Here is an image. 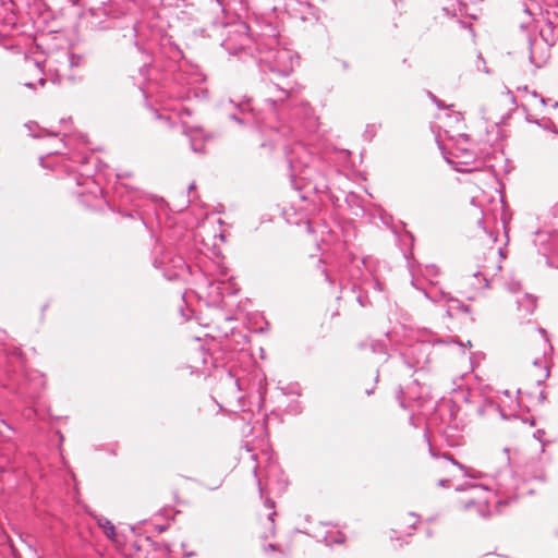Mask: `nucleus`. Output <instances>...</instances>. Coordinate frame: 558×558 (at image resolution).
I'll return each mask as SVG.
<instances>
[{
	"label": "nucleus",
	"mask_w": 558,
	"mask_h": 558,
	"mask_svg": "<svg viewBox=\"0 0 558 558\" xmlns=\"http://www.w3.org/2000/svg\"><path fill=\"white\" fill-rule=\"evenodd\" d=\"M105 534L111 538V539H114V536H116V527L114 525L110 522V521H106L102 525H101Z\"/></svg>",
	"instance_id": "nucleus-1"
},
{
	"label": "nucleus",
	"mask_w": 558,
	"mask_h": 558,
	"mask_svg": "<svg viewBox=\"0 0 558 558\" xmlns=\"http://www.w3.org/2000/svg\"><path fill=\"white\" fill-rule=\"evenodd\" d=\"M269 524H270L271 534H274V523H272V521H270Z\"/></svg>",
	"instance_id": "nucleus-2"
},
{
	"label": "nucleus",
	"mask_w": 558,
	"mask_h": 558,
	"mask_svg": "<svg viewBox=\"0 0 558 558\" xmlns=\"http://www.w3.org/2000/svg\"><path fill=\"white\" fill-rule=\"evenodd\" d=\"M221 483H222V481H221V480H219V481H218V483H217V485H216V487H219V486L221 485Z\"/></svg>",
	"instance_id": "nucleus-3"
}]
</instances>
